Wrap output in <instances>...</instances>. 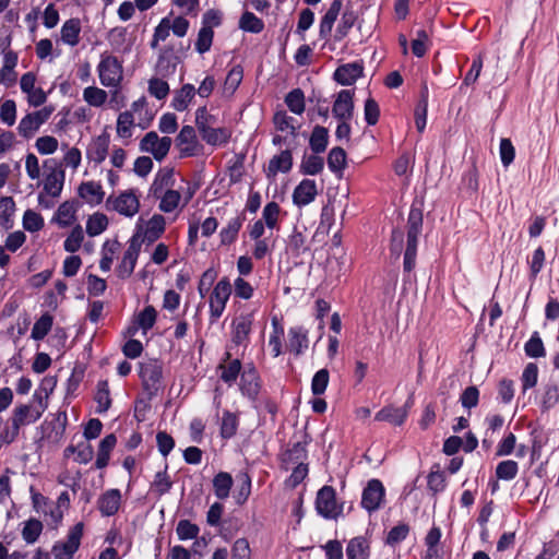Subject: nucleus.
I'll list each match as a JSON object with an SVG mask.
<instances>
[{"label":"nucleus","mask_w":559,"mask_h":559,"mask_svg":"<svg viewBox=\"0 0 559 559\" xmlns=\"http://www.w3.org/2000/svg\"><path fill=\"white\" fill-rule=\"evenodd\" d=\"M285 104L295 115H301L305 111V94L301 88H294L285 96Z\"/></svg>","instance_id":"nucleus-49"},{"label":"nucleus","mask_w":559,"mask_h":559,"mask_svg":"<svg viewBox=\"0 0 559 559\" xmlns=\"http://www.w3.org/2000/svg\"><path fill=\"white\" fill-rule=\"evenodd\" d=\"M239 28L245 32L259 34L264 29V22L252 12L245 11L239 20Z\"/></svg>","instance_id":"nucleus-47"},{"label":"nucleus","mask_w":559,"mask_h":559,"mask_svg":"<svg viewBox=\"0 0 559 559\" xmlns=\"http://www.w3.org/2000/svg\"><path fill=\"white\" fill-rule=\"evenodd\" d=\"M202 140L211 146H225L231 139L233 131L227 127L212 128L200 133Z\"/></svg>","instance_id":"nucleus-26"},{"label":"nucleus","mask_w":559,"mask_h":559,"mask_svg":"<svg viewBox=\"0 0 559 559\" xmlns=\"http://www.w3.org/2000/svg\"><path fill=\"white\" fill-rule=\"evenodd\" d=\"M106 207L126 217H132L139 212L140 201L132 190H127L116 198L110 195L106 201Z\"/></svg>","instance_id":"nucleus-8"},{"label":"nucleus","mask_w":559,"mask_h":559,"mask_svg":"<svg viewBox=\"0 0 559 559\" xmlns=\"http://www.w3.org/2000/svg\"><path fill=\"white\" fill-rule=\"evenodd\" d=\"M84 525L82 522L76 523L68 533L64 543H56L52 546V554L55 559H72L81 545Z\"/></svg>","instance_id":"nucleus-7"},{"label":"nucleus","mask_w":559,"mask_h":559,"mask_svg":"<svg viewBox=\"0 0 559 559\" xmlns=\"http://www.w3.org/2000/svg\"><path fill=\"white\" fill-rule=\"evenodd\" d=\"M246 221V216L243 213H240L236 217L231 218L226 227H223L219 231L221 245L229 246L234 243L237 238L239 230L242 227L243 222Z\"/></svg>","instance_id":"nucleus-30"},{"label":"nucleus","mask_w":559,"mask_h":559,"mask_svg":"<svg viewBox=\"0 0 559 559\" xmlns=\"http://www.w3.org/2000/svg\"><path fill=\"white\" fill-rule=\"evenodd\" d=\"M239 428V417L236 413L224 411L219 428L222 439L229 440L236 436Z\"/></svg>","instance_id":"nucleus-40"},{"label":"nucleus","mask_w":559,"mask_h":559,"mask_svg":"<svg viewBox=\"0 0 559 559\" xmlns=\"http://www.w3.org/2000/svg\"><path fill=\"white\" fill-rule=\"evenodd\" d=\"M168 465H165L164 471L157 472L155 474L154 480L152 483V489L157 496L162 497L168 493L173 487V481L167 474Z\"/></svg>","instance_id":"nucleus-53"},{"label":"nucleus","mask_w":559,"mask_h":559,"mask_svg":"<svg viewBox=\"0 0 559 559\" xmlns=\"http://www.w3.org/2000/svg\"><path fill=\"white\" fill-rule=\"evenodd\" d=\"M253 320V312H242L233 320L230 325L233 344L245 347L249 345Z\"/></svg>","instance_id":"nucleus-11"},{"label":"nucleus","mask_w":559,"mask_h":559,"mask_svg":"<svg viewBox=\"0 0 559 559\" xmlns=\"http://www.w3.org/2000/svg\"><path fill=\"white\" fill-rule=\"evenodd\" d=\"M22 223L24 229L31 233L39 231L45 225L44 217L33 210H26L24 212Z\"/></svg>","instance_id":"nucleus-62"},{"label":"nucleus","mask_w":559,"mask_h":559,"mask_svg":"<svg viewBox=\"0 0 559 559\" xmlns=\"http://www.w3.org/2000/svg\"><path fill=\"white\" fill-rule=\"evenodd\" d=\"M273 122L278 131L289 130L293 136L297 135V128L294 124L295 119L288 116L285 110L276 111L273 116Z\"/></svg>","instance_id":"nucleus-61"},{"label":"nucleus","mask_w":559,"mask_h":559,"mask_svg":"<svg viewBox=\"0 0 559 559\" xmlns=\"http://www.w3.org/2000/svg\"><path fill=\"white\" fill-rule=\"evenodd\" d=\"M424 214L421 202L414 201L406 223V246L403 252V275L408 281L416 267L419 236L423 230Z\"/></svg>","instance_id":"nucleus-1"},{"label":"nucleus","mask_w":559,"mask_h":559,"mask_svg":"<svg viewBox=\"0 0 559 559\" xmlns=\"http://www.w3.org/2000/svg\"><path fill=\"white\" fill-rule=\"evenodd\" d=\"M108 227V218L103 213L91 215L86 222V233L91 236L100 235Z\"/></svg>","instance_id":"nucleus-55"},{"label":"nucleus","mask_w":559,"mask_h":559,"mask_svg":"<svg viewBox=\"0 0 559 559\" xmlns=\"http://www.w3.org/2000/svg\"><path fill=\"white\" fill-rule=\"evenodd\" d=\"M357 19V12L353 9V5L348 3L345 7V10L343 11L341 16V21L336 27L334 40H343L349 34L350 29L354 27Z\"/></svg>","instance_id":"nucleus-27"},{"label":"nucleus","mask_w":559,"mask_h":559,"mask_svg":"<svg viewBox=\"0 0 559 559\" xmlns=\"http://www.w3.org/2000/svg\"><path fill=\"white\" fill-rule=\"evenodd\" d=\"M262 389L261 376L253 362L245 365L240 374L239 390L251 403H257Z\"/></svg>","instance_id":"nucleus-4"},{"label":"nucleus","mask_w":559,"mask_h":559,"mask_svg":"<svg viewBox=\"0 0 559 559\" xmlns=\"http://www.w3.org/2000/svg\"><path fill=\"white\" fill-rule=\"evenodd\" d=\"M354 90H342L337 93L332 114L337 120H352L355 109Z\"/></svg>","instance_id":"nucleus-15"},{"label":"nucleus","mask_w":559,"mask_h":559,"mask_svg":"<svg viewBox=\"0 0 559 559\" xmlns=\"http://www.w3.org/2000/svg\"><path fill=\"white\" fill-rule=\"evenodd\" d=\"M121 504V492L117 488L106 490L97 501L98 510L103 516L115 515Z\"/></svg>","instance_id":"nucleus-22"},{"label":"nucleus","mask_w":559,"mask_h":559,"mask_svg":"<svg viewBox=\"0 0 559 559\" xmlns=\"http://www.w3.org/2000/svg\"><path fill=\"white\" fill-rule=\"evenodd\" d=\"M64 182V173H47L44 180V191L52 198L60 195Z\"/></svg>","instance_id":"nucleus-45"},{"label":"nucleus","mask_w":559,"mask_h":559,"mask_svg":"<svg viewBox=\"0 0 559 559\" xmlns=\"http://www.w3.org/2000/svg\"><path fill=\"white\" fill-rule=\"evenodd\" d=\"M15 212V202L12 197L0 198V227L9 230L13 227V215Z\"/></svg>","instance_id":"nucleus-42"},{"label":"nucleus","mask_w":559,"mask_h":559,"mask_svg":"<svg viewBox=\"0 0 559 559\" xmlns=\"http://www.w3.org/2000/svg\"><path fill=\"white\" fill-rule=\"evenodd\" d=\"M559 403V386L555 383H548L544 386L540 399V409L543 413L554 408Z\"/></svg>","instance_id":"nucleus-48"},{"label":"nucleus","mask_w":559,"mask_h":559,"mask_svg":"<svg viewBox=\"0 0 559 559\" xmlns=\"http://www.w3.org/2000/svg\"><path fill=\"white\" fill-rule=\"evenodd\" d=\"M347 559H369L370 542L365 536L352 538L346 547Z\"/></svg>","instance_id":"nucleus-28"},{"label":"nucleus","mask_w":559,"mask_h":559,"mask_svg":"<svg viewBox=\"0 0 559 559\" xmlns=\"http://www.w3.org/2000/svg\"><path fill=\"white\" fill-rule=\"evenodd\" d=\"M236 489L234 492L235 502L237 506H243L250 495H251V487H252V479L248 472H239L236 475Z\"/></svg>","instance_id":"nucleus-29"},{"label":"nucleus","mask_w":559,"mask_h":559,"mask_svg":"<svg viewBox=\"0 0 559 559\" xmlns=\"http://www.w3.org/2000/svg\"><path fill=\"white\" fill-rule=\"evenodd\" d=\"M213 38L214 31L212 29V26L202 25L198 33V38L194 45L195 50L201 55L207 52L212 47Z\"/></svg>","instance_id":"nucleus-52"},{"label":"nucleus","mask_w":559,"mask_h":559,"mask_svg":"<svg viewBox=\"0 0 559 559\" xmlns=\"http://www.w3.org/2000/svg\"><path fill=\"white\" fill-rule=\"evenodd\" d=\"M318 187L313 179H302L294 189L293 202L298 207L306 206L316 200Z\"/></svg>","instance_id":"nucleus-20"},{"label":"nucleus","mask_w":559,"mask_h":559,"mask_svg":"<svg viewBox=\"0 0 559 559\" xmlns=\"http://www.w3.org/2000/svg\"><path fill=\"white\" fill-rule=\"evenodd\" d=\"M166 230V219L162 214H154L146 223V228L142 233L138 227L136 231L141 234L142 243L152 245L157 241Z\"/></svg>","instance_id":"nucleus-19"},{"label":"nucleus","mask_w":559,"mask_h":559,"mask_svg":"<svg viewBox=\"0 0 559 559\" xmlns=\"http://www.w3.org/2000/svg\"><path fill=\"white\" fill-rule=\"evenodd\" d=\"M200 527L189 520H180L176 526L179 540L198 539Z\"/></svg>","instance_id":"nucleus-58"},{"label":"nucleus","mask_w":559,"mask_h":559,"mask_svg":"<svg viewBox=\"0 0 559 559\" xmlns=\"http://www.w3.org/2000/svg\"><path fill=\"white\" fill-rule=\"evenodd\" d=\"M433 468H436V471L431 469L427 476V486L433 495H437L445 489L447 480L443 472L439 469L438 464H435Z\"/></svg>","instance_id":"nucleus-56"},{"label":"nucleus","mask_w":559,"mask_h":559,"mask_svg":"<svg viewBox=\"0 0 559 559\" xmlns=\"http://www.w3.org/2000/svg\"><path fill=\"white\" fill-rule=\"evenodd\" d=\"M141 247V234L139 231H135L133 236L129 239V246L124 251L122 260L117 267L118 277L124 280L131 276L136 265Z\"/></svg>","instance_id":"nucleus-6"},{"label":"nucleus","mask_w":559,"mask_h":559,"mask_svg":"<svg viewBox=\"0 0 559 559\" xmlns=\"http://www.w3.org/2000/svg\"><path fill=\"white\" fill-rule=\"evenodd\" d=\"M84 239V234L81 225H76L73 227L69 236L66 238L63 242V248L67 252L74 253L76 252L82 245Z\"/></svg>","instance_id":"nucleus-63"},{"label":"nucleus","mask_w":559,"mask_h":559,"mask_svg":"<svg viewBox=\"0 0 559 559\" xmlns=\"http://www.w3.org/2000/svg\"><path fill=\"white\" fill-rule=\"evenodd\" d=\"M171 142L169 136L159 138L155 131H150L141 140L140 148L151 153L157 162H162L167 156Z\"/></svg>","instance_id":"nucleus-12"},{"label":"nucleus","mask_w":559,"mask_h":559,"mask_svg":"<svg viewBox=\"0 0 559 559\" xmlns=\"http://www.w3.org/2000/svg\"><path fill=\"white\" fill-rule=\"evenodd\" d=\"M94 401L97 403L96 413L104 414L111 406V397L108 380H99L96 385Z\"/></svg>","instance_id":"nucleus-41"},{"label":"nucleus","mask_w":559,"mask_h":559,"mask_svg":"<svg viewBox=\"0 0 559 559\" xmlns=\"http://www.w3.org/2000/svg\"><path fill=\"white\" fill-rule=\"evenodd\" d=\"M158 199H160L158 209L164 213H170L178 207L181 194L177 190L167 189Z\"/></svg>","instance_id":"nucleus-51"},{"label":"nucleus","mask_w":559,"mask_h":559,"mask_svg":"<svg viewBox=\"0 0 559 559\" xmlns=\"http://www.w3.org/2000/svg\"><path fill=\"white\" fill-rule=\"evenodd\" d=\"M174 185V169L162 168L155 175V178L150 187V194L158 199L164 193V188Z\"/></svg>","instance_id":"nucleus-34"},{"label":"nucleus","mask_w":559,"mask_h":559,"mask_svg":"<svg viewBox=\"0 0 559 559\" xmlns=\"http://www.w3.org/2000/svg\"><path fill=\"white\" fill-rule=\"evenodd\" d=\"M343 8V1L342 0H333L324 13V15L321 17L320 25H319V36L322 39H328L332 33L333 25L335 21L337 20V16L341 13V10Z\"/></svg>","instance_id":"nucleus-24"},{"label":"nucleus","mask_w":559,"mask_h":559,"mask_svg":"<svg viewBox=\"0 0 559 559\" xmlns=\"http://www.w3.org/2000/svg\"><path fill=\"white\" fill-rule=\"evenodd\" d=\"M329 145V130L323 126H316L309 138V146L314 154L325 152Z\"/></svg>","instance_id":"nucleus-38"},{"label":"nucleus","mask_w":559,"mask_h":559,"mask_svg":"<svg viewBox=\"0 0 559 559\" xmlns=\"http://www.w3.org/2000/svg\"><path fill=\"white\" fill-rule=\"evenodd\" d=\"M81 21L78 17L67 20L61 27V39L69 46H76L80 41Z\"/></svg>","instance_id":"nucleus-36"},{"label":"nucleus","mask_w":559,"mask_h":559,"mask_svg":"<svg viewBox=\"0 0 559 559\" xmlns=\"http://www.w3.org/2000/svg\"><path fill=\"white\" fill-rule=\"evenodd\" d=\"M217 370L221 372L219 379L224 383L231 385L240 377L243 369L240 359H231V354L226 352L223 361L217 366Z\"/></svg>","instance_id":"nucleus-17"},{"label":"nucleus","mask_w":559,"mask_h":559,"mask_svg":"<svg viewBox=\"0 0 559 559\" xmlns=\"http://www.w3.org/2000/svg\"><path fill=\"white\" fill-rule=\"evenodd\" d=\"M79 203L75 200L61 203L56 212V219L61 227H68L75 221Z\"/></svg>","instance_id":"nucleus-39"},{"label":"nucleus","mask_w":559,"mask_h":559,"mask_svg":"<svg viewBox=\"0 0 559 559\" xmlns=\"http://www.w3.org/2000/svg\"><path fill=\"white\" fill-rule=\"evenodd\" d=\"M43 523L34 518H31L24 523L22 530V537L27 544H34L43 532Z\"/></svg>","instance_id":"nucleus-54"},{"label":"nucleus","mask_w":559,"mask_h":559,"mask_svg":"<svg viewBox=\"0 0 559 559\" xmlns=\"http://www.w3.org/2000/svg\"><path fill=\"white\" fill-rule=\"evenodd\" d=\"M212 483L214 493L219 500H225L229 497L234 479L228 472H218L214 476Z\"/></svg>","instance_id":"nucleus-37"},{"label":"nucleus","mask_w":559,"mask_h":559,"mask_svg":"<svg viewBox=\"0 0 559 559\" xmlns=\"http://www.w3.org/2000/svg\"><path fill=\"white\" fill-rule=\"evenodd\" d=\"M100 83L106 87L116 86L122 78V64L117 57L102 55L97 66Z\"/></svg>","instance_id":"nucleus-5"},{"label":"nucleus","mask_w":559,"mask_h":559,"mask_svg":"<svg viewBox=\"0 0 559 559\" xmlns=\"http://www.w3.org/2000/svg\"><path fill=\"white\" fill-rule=\"evenodd\" d=\"M406 409H401L400 407H395L393 405L382 407L374 415V420L386 421L394 426H402L406 421Z\"/></svg>","instance_id":"nucleus-32"},{"label":"nucleus","mask_w":559,"mask_h":559,"mask_svg":"<svg viewBox=\"0 0 559 559\" xmlns=\"http://www.w3.org/2000/svg\"><path fill=\"white\" fill-rule=\"evenodd\" d=\"M117 444V437L115 433L107 435L98 445L97 457L95 461L96 468H105L110 460V453Z\"/></svg>","instance_id":"nucleus-35"},{"label":"nucleus","mask_w":559,"mask_h":559,"mask_svg":"<svg viewBox=\"0 0 559 559\" xmlns=\"http://www.w3.org/2000/svg\"><path fill=\"white\" fill-rule=\"evenodd\" d=\"M139 377L144 392L152 400L163 389V364L158 359L140 362Z\"/></svg>","instance_id":"nucleus-2"},{"label":"nucleus","mask_w":559,"mask_h":559,"mask_svg":"<svg viewBox=\"0 0 559 559\" xmlns=\"http://www.w3.org/2000/svg\"><path fill=\"white\" fill-rule=\"evenodd\" d=\"M293 164V151L289 148L282 150L269 160L267 166L264 168V174L267 179H274L278 173H289Z\"/></svg>","instance_id":"nucleus-16"},{"label":"nucleus","mask_w":559,"mask_h":559,"mask_svg":"<svg viewBox=\"0 0 559 559\" xmlns=\"http://www.w3.org/2000/svg\"><path fill=\"white\" fill-rule=\"evenodd\" d=\"M287 346L296 357L302 355L309 346L308 330L300 325L289 328Z\"/></svg>","instance_id":"nucleus-23"},{"label":"nucleus","mask_w":559,"mask_h":559,"mask_svg":"<svg viewBox=\"0 0 559 559\" xmlns=\"http://www.w3.org/2000/svg\"><path fill=\"white\" fill-rule=\"evenodd\" d=\"M195 96V88L193 84H183L179 90L174 92L170 106L177 111H185L188 109L189 104Z\"/></svg>","instance_id":"nucleus-31"},{"label":"nucleus","mask_w":559,"mask_h":559,"mask_svg":"<svg viewBox=\"0 0 559 559\" xmlns=\"http://www.w3.org/2000/svg\"><path fill=\"white\" fill-rule=\"evenodd\" d=\"M310 437L305 433L302 441H296L287 448L283 454V463L299 464L308 457L307 445L310 443Z\"/></svg>","instance_id":"nucleus-25"},{"label":"nucleus","mask_w":559,"mask_h":559,"mask_svg":"<svg viewBox=\"0 0 559 559\" xmlns=\"http://www.w3.org/2000/svg\"><path fill=\"white\" fill-rule=\"evenodd\" d=\"M364 76L362 61H354L338 66L334 73L333 80L343 86L354 85L358 79Z\"/></svg>","instance_id":"nucleus-14"},{"label":"nucleus","mask_w":559,"mask_h":559,"mask_svg":"<svg viewBox=\"0 0 559 559\" xmlns=\"http://www.w3.org/2000/svg\"><path fill=\"white\" fill-rule=\"evenodd\" d=\"M519 464L513 460H506L498 463L496 467V476L498 479L512 480L516 477Z\"/></svg>","instance_id":"nucleus-60"},{"label":"nucleus","mask_w":559,"mask_h":559,"mask_svg":"<svg viewBox=\"0 0 559 559\" xmlns=\"http://www.w3.org/2000/svg\"><path fill=\"white\" fill-rule=\"evenodd\" d=\"M78 193L80 198L86 202H94L95 204L102 203L105 195L102 185L95 181L82 182L78 189Z\"/></svg>","instance_id":"nucleus-33"},{"label":"nucleus","mask_w":559,"mask_h":559,"mask_svg":"<svg viewBox=\"0 0 559 559\" xmlns=\"http://www.w3.org/2000/svg\"><path fill=\"white\" fill-rule=\"evenodd\" d=\"M526 356L531 358L545 357L546 349L543 340L537 331L533 332L530 340L524 345Z\"/></svg>","instance_id":"nucleus-50"},{"label":"nucleus","mask_w":559,"mask_h":559,"mask_svg":"<svg viewBox=\"0 0 559 559\" xmlns=\"http://www.w3.org/2000/svg\"><path fill=\"white\" fill-rule=\"evenodd\" d=\"M230 295L231 284L228 277L221 278L210 296V316L213 321L221 318Z\"/></svg>","instance_id":"nucleus-9"},{"label":"nucleus","mask_w":559,"mask_h":559,"mask_svg":"<svg viewBox=\"0 0 559 559\" xmlns=\"http://www.w3.org/2000/svg\"><path fill=\"white\" fill-rule=\"evenodd\" d=\"M344 509V503L337 502L336 491L332 486L325 485L319 489L316 498V510L326 520H336Z\"/></svg>","instance_id":"nucleus-3"},{"label":"nucleus","mask_w":559,"mask_h":559,"mask_svg":"<svg viewBox=\"0 0 559 559\" xmlns=\"http://www.w3.org/2000/svg\"><path fill=\"white\" fill-rule=\"evenodd\" d=\"M323 168H324L323 157L319 156V154L313 153L309 156H307V155L304 156L300 167H299V171L302 175L316 176V175H319L320 173H322Z\"/></svg>","instance_id":"nucleus-44"},{"label":"nucleus","mask_w":559,"mask_h":559,"mask_svg":"<svg viewBox=\"0 0 559 559\" xmlns=\"http://www.w3.org/2000/svg\"><path fill=\"white\" fill-rule=\"evenodd\" d=\"M134 119L132 111L120 112L117 119V133L120 138L129 139L132 136V127Z\"/></svg>","instance_id":"nucleus-59"},{"label":"nucleus","mask_w":559,"mask_h":559,"mask_svg":"<svg viewBox=\"0 0 559 559\" xmlns=\"http://www.w3.org/2000/svg\"><path fill=\"white\" fill-rule=\"evenodd\" d=\"M385 488L381 480L377 478L370 479L361 493V508L372 513L379 510L384 501Z\"/></svg>","instance_id":"nucleus-10"},{"label":"nucleus","mask_w":559,"mask_h":559,"mask_svg":"<svg viewBox=\"0 0 559 559\" xmlns=\"http://www.w3.org/2000/svg\"><path fill=\"white\" fill-rule=\"evenodd\" d=\"M177 146L180 148V157H192L199 154L202 145L199 143L195 130L191 126H183L176 138Z\"/></svg>","instance_id":"nucleus-13"},{"label":"nucleus","mask_w":559,"mask_h":559,"mask_svg":"<svg viewBox=\"0 0 559 559\" xmlns=\"http://www.w3.org/2000/svg\"><path fill=\"white\" fill-rule=\"evenodd\" d=\"M346 158L347 155L343 147L335 146L331 148L326 159L329 169L333 174L341 175L346 167Z\"/></svg>","instance_id":"nucleus-43"},{"label":"nucleus","mask_w":559,"mask_h":559,"mask_svg":"<svg viewBox=\"0 0 559 559\" xmlns=\"http://www.w3.org/2000/svg\"><path fill=\"white\" fill-rule=\"evenodd\" d=\"M53 324V317L49 312L41 314L33 325L31 337L35 341L44 340L50 332Z\"/></svg>","instance_id":"nucleus-46"},{"label":"nucleus","mask_w":559,"mask_h":559,"mask_svg":"<svg viewBox=\"0 0 559 559\" xmlns=\"http://www.w3.org/2000/svg\"><path fill=\"white\" fill-rule=\"evenodd\" d=\"M538 381V367L535 362H528L521 376L522 390L526 392L527 390L534 388Z\"/></svg>","instance_id":"nucleus-64"},{"label":"nucleus","mask_w":559,"mask_h":559,"mask_svg":"<svg viewBox=\"0 0 559 559\" xmlns=\"http://www.w3.org/2000/svg\"><path fill=\"white\" fill-rule=\"evenodd\" d=\"M330 381V372L326 368L318 370L311 380V392L314 396L324 394Z\"/></svg>","instance_id":"nucleus-57"},{"label":"nucleus","mask_w":559,"mask_h":559,"mask_svg":"<svg viewBox=\"0 0 559 559\" xmlns=\"http://www.w3.org/2000/svg\"><path fill=\"white\" fill-rule=\"evenodd\" d=\"M180 63V58L175 53L174 47L168 46L160 50L157 63L156 72L162 78H168L176 73L177 66Z\"/></svg>","instance_id":"nucleus-21"},{"label":"nucleus","mask_w":559,"mask_h":559,"mask_svg":"<svg viewBox=\"0 0 559 559\" xmlns=\"http://www.w3.org/2000/svg\"><path fill=\"white\" fill-rule=\"evenodd\" d=\"M110 144V134L105 130L96 136L86 148V157L96 165L102 164L107 155Z\"/></svg>","instance_id":"nucleus-18"}]
</instances>
